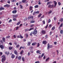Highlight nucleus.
Wrapping results in <instances>:
<instances>
[{"mask_svg":"<svg viewBox=\"0 0 63 63\" xmlns=\"http://www.w3.org/2000/svg\"><path fill=\"white\" fill-rule=\"evenodd\" d=\"M33 7L31 6H30L29 9L30 11H32L33 10Z\"/></svg>","mask_w":63,"mask_h":63,"instance_id":"obj_15","label":"nucleus"},{"mask_svg":"<svg viewBox=\"0 0 63 63\" xmlns=\"http://www.w3.org/2000/svg\"><path fill=\"white\" fill-rule=\"evenodd\" d=\"M56 19H57V18H56V17H54V19L55 20V21L56 20Z\"/></svg>","mask_w":63,"mask_h":63,"instance_id":"obj_50","label":"nucleus"},{"mask_svg":"<svg viewBox=\"0 0 63 63\" xmlns=\"http://www.w3.org/2000/svg\"><path fill=\"white\" fill-rule=\"evenodd\" d=\"M38 4L39 5H41V1H39Z\"/></svg>","mask_w":63,"mask_h":63,"instance_id":"obj_58","label":"nucleus"},{"mask_svg":"<svg viewBox=\"0 0 63 63\" xmlns=\"http://www.w3.org/2000/svg\"><path fill=\"white\" fill-rule=\"evenodd\" d=\"M51 13H52V11L50 10L49 11V12L48 13V14H50Z\"/></svg>","mask_w":63,"mask_h":63,"instance_id":"obj_31","label":"nucleus"},{"mask_svg":"<svg viewBox=\"0 0 63 63\" xmlns=\"http://www.w3.org/2000/svg\"><path fill=\"white\" fill-rule=\"evenodd\" d=\"M2 40H3L4 42H5V38L4 37H3L2 38Z\"/></svg>","mask_w":63,"mask_h":63,"instance_id":"obj_30","label":"nucleus"},{"mask_svg":"<svg viewBox=\"0 0 63 63\" xmlns=\"http://www.w3.org/2000/svg\"><path fill=\"white\" fill-rule=\"evenodd\" d=\"M49 33L50 34L49 35L51 36V34H52V32H51V31H50Z\"/></svg>","mask_w":63,"mask_h":63,"instance_id":"obj_56","label":"nucleus"},{"mask_svg":"<svg viewBox=\"0 0 63 63\" xmlns=\"http://www.w3.org/2000/svg\"><path fill=\"white\" fill-rule=\"evenodd\" d=\"M4 7H1L0 8V10H4Z\"/></svg>","mask_w":63,"mask_h":63,"instance_id":"obj_26","label":"nucleus"},{"mask_svg":"<svg viewBox=\"0 0 63 63\" xmlns=\"http://www.w3.org/2000/svg\"><path fill=\"white\" fill-rule=\"evenodd\" d=\"M28 56H29V55H30V52H28Z\"/></svg>","mask_w":63,"mask_h":63,"instance_id":"obj_61","label":"nucleus"},{"mask_svg":"<svg viewBox=\"0 0 63 63\" xmlns=\"http://www.w3.org/2000/svg\"><path fill=\"white\" fill-rule=\"evenodd\" d=\"M24 52V51H23V50H22L20 52V54H22Z\"/></svg>","mask_w":63,"mask_h":63,"instance_id":"obj_27","label":"nucleus"},{"mask_svg":"<svg viewBox=\"0 0 63 63\" xmlns=\"http://www.w3.org/2000/svg\"><path fill=\"white\" fill-rule=\"evenodd\" d=\"M51 21V20H50V19H49L48 20V23H49Z\"/></svg>","mask_w":63,"mask_h":63,"instance_id":"obj_59","label":"nucleus"},{"mask_svg":"<svg viewBox=\"0 0 63 63\" xmlns=\"http://www.w3.org/2000/svg\"><path fill=\"white\" fill-rule=\"evenodd\" d=\"M42 56L41 55H39L38 57V58H42Z\"/></svg>","mask_w":63,"mask_h":63,"instance_id":"obj_53","label":"nucleus"},{"mask_svg":"<svg viewBox=\"0 0 63 63\" xmlns=\"http://www.w3.org/2000/svg\"><path fill=\"white\" fill-rule=\"evenodd\" d=\"M14 53H15L16 55H17V51H16V50H15L14 51Z\"/></svg>","mask_w":63,"mask_h":63,"instance_id":"obj_13","label":"nucleus"},{"mask_svg":"<svg viewBox=\"0 0 63 63\" xmlns=\"http://www.w3.org/2000/svg\"><path fill=\"white\" fill-rule=\"evenodd\" d=\"M1 58H2V59L1 61L3 63L4 62V61L6 60V57H5V56L3 55L1 57Z\"/></svg>","mask_w":63,"mask_h":63,"instance_id":"obj_2","label":"nucleus"},{"mask_svg":"<svg viewBox=\"0 0 63 63\" xmlns=\"http://www.w3.org/2000/svg\"><path fill=\"white\" fill-rule=\"evenodd\" d=\"M17 12V11L16 10H14L12 12V13H13V14H16Z\"/></svg>","mask_w":63,"mask_h":63,"instance_id":"obj_12","label":"nucleus"},{"mask_svg":"<svg viewBox=\"0 0 63 63\" xmlns=\"http://www.w3.org/2000/svg\"><path fill=\"white\" fill-rule=\"evenodd\" d=\"M51 3V2L50 1L48 2H47V5H49V4H50Z\"/></svg>","mask_w":63,"mask_h":63,"instance_id":"obj_32","label":"nucleus"},{"mask_svg":"<svg viewBox=\"0 0 63 63\" xmlns=\"http://www.w3.org/2000/svg\"><path fill=\"white\" fill-rule=\"evenodd\" d=\"M25 35L26 36V38H28V35L27 34H26Z\"/></svg>","mask_w":63,"mask_h":63,"instance_id":"obj_51","label":"nucleus"},{"mask_svg":"<svg viewBox=\"0 0 63 63\" xmlns=\"http://www.w3.org/2000/svg\"><path fill=\"white\" fill-rule=\"evenodd\" d=\"M53 7H54L53 4H49L48 6V8L52 9V8H53Z\"/></svg>","mask_w":63,"mask_h":63,"instance_id":"obj_4","label":"nucleus"},{"mask_svg":"<svg viewBox=\"0 0 63 63\" xmlns=\"http://www.w3.org/2000/svg\"><path fill=\"white\" fill-rule=\"evenodd\" d=\"M22 3H25L26 2V0H22Z\"/></svg>","mask_w":63,"mask_h":63,"instance_id":"obj_29","label":"nucleus"},{"mask_svg":"<svg viewBox=\"0 0 63 63\" xmlns=\"http://www.w3.org/2000/svg\"><path fill=\"white\" fill-rule=\"evenodd\" d=\"M13 20H14V21H16V18H15L14 17H13Z\"/></svg>","mask_w":63,"mask_h":63,"instance_id":"obj_24","label":"nucleus"},{"mask_svg":"<svg viewBox=\"0 0 63 63\" xmlns=\"http://www.w3.org/2000/svg\"><path fill=\"white\" fill-rule=\"evenodd\" d=\"M55 29V27H53L51 29V30H54Z\"/></svg>","mask_w":63,"mask_h":63,"instance_id":"obj_42","label":"nucleus"},{"mask_svg":"<svg viewBox=\"0 0 63 63\" xmlns=\"http://www.w3.org/2000/svg\"><path fill=\"white\" fill-rule=\"evenodd\" d=\"M15 57V56L13 54H12L11 56V58H14Z\"/></svg>","mask_w":63,"mask_h":63,"instance_id":"obj_18","label":"nucleus"},{"mask_svg":"<svg viewBox=\"0 0 63 63\" xmlns=\"http://www.w3.org/2000/svg\"><path fill=\"white\" fill-rule=\"evenodd\" d=\"M20 38H21V39H22V38H23V37L22 36V35L21 34H20Z\"/></svg>","mask_w":63,"mask_h":63,"instance_id":"obj_43","label":"nucleus"},{"mask_svg":"<svg viewBox=\"0 0 63 63\" xmlns=\"http://www.w3.org/2000/svg\"><path fill=\"white\" fill-rule=\"evenodd\" d=\"M0 47L1 49H4V47L3 45H0Z\"/></svg>","mask_w":63,"mask_h":63,"instance_id":"obj_11","label":"nucleus"},{"mask_svg":"<svg viewBox=\"0 0 63 63\" xmlns=\"http://www.w3.org/2000/svg\"><path fill=\"white\" fill-rule=\"evenodd\" d=\"M37 44V43H33L32 44V46H34V45H36Z\"/></svg>","mask_w":63,"mask_h":63,"instance_id":"obj_20","label":"nucleus"},{"mask_svg":"<svg viewBox=\"0 0 63 63\" xmlns=\"http://www.w3.org/2000/svg\"><path fill=\"white\" fill-rule=\"evenodd\" d=\"M35 22V21L34 20L31 21L30 22V23H34Z\"/></svg>","mask_w":63,"mask_h":63,"instance_id":"obj_23","label":"nucleus"},{"mask_svg":"<svg viewBox=\"0 0 63 63\" xmlns=\"http://www.w3.org/2000/svg\"><path fill=\"white\" fill-rule=\"evenodd\" d=\"M13 37L14 38H16V35H13Z\"/></svg>","mask_w":63,"mask_h":63,"instance_id":"obj_57","label":"nucleus"},{"mask_svg":"<svg viewBox=\"0 0 63 63\" xmlns=\"http://www.w3.org/2000/svg\"><path fill=\"white\" fill-rule=\"evenodd\" d=\"M50 58H49V57H48L47 59H46V61H49V59Z\"/></svg>","mask_w":63,"mask_h":63,"instance_id":"obj_22","label":"nucleus"},{"mask_svg":"<svg viewBox=\"0 0 63 63\" xmlns=\"http://www.w3.org/2000/svg\"><path fill=\"white\" fill-rule=\"evenodd\" d=\"M44 56V53H43L42 55H41V57H43V56Z\"/></svg>","mask_w":63,"mask_h":63,"instance_id":"obj_62","label":"nucleus"},{"mask_svg":"<svg viewBox=\"0 0 63 63\" xmlns=\"http://www.w3.org/2000/svg\"><path fill=\"white\" fill-rule=\"evenodd\" d=\"M63 21V18H61L59 20V21H61V22H62Z\"/></svg>","mask_w":63,"mask_h":63,"instance_id":"obj_17","label":"nucleus"},{"mask_svg":"<svg viewBox=\"0 0 63 63\" xmlns=\"http://www.w3.org/2000/svg\"><path fill=\"white\" fill-rule=\"evenodd\" d=\"M6 38H7V39L10 38V36H6Z\"/></svg>","mask_w":63,"mask_h":63,"instance_id":"obj_52","label":"nucleus"},{"mask_svg":"<svg viewBox=\"0 0 63 63\" xmlns=\"http://www.w3.org/2000/svg\"><path fill=\"white\" fill-rule=\"evenodd\" d=\"M53 46L52 45H50L49 43H48L47 44V49H49V48H52Z\"/></svg>","mask_w":63,"mask_h":63,"instance_id":"obj_3","label":"nucleus"},{"mask_svg":"<svg viewBox=\"0 0 63 63\" xmlns=\"http://www.w3.org/2000/svg\"><path fill=\"white\" fill-rule=\"evenodd\" d=\"M18 14L13 15L12 16L13 17H14L15 18H16V17H17L18 16Z\"/></svg>","mask_w":63,"mask_h":63,"instance_id":"obj_9","label":"nucleus"},{"mask_svg":"<svg viewBox=\"0 0 63 63\" xmlns=\"http://www.w3.org/2000/svg\"><path fill=\"white\" fill-rule=\"evenodd\" d=\"M47 43V41H44L43 42V44H44V45H46Z\"/></svg>","mask_w":63,"mask_h":63,"instance_id":"obj_14","label":"nucleus"},{"mask_svg":"<svg viewBox=\"0 0 63 63\" xmlns=\"http://www.w3.org/2000/svg\"><path fill=\"white\" fill-rule=\"evenodd\" d=\"M60 33L61 34H63V31L62 30L60 31Z\"/></svg>","mask_w":63,"mask_h":63,"instance_id":"obj_25","label":"nucleus"},{"mask_svg":"<svg viewBox=\"0 0 63 63\" xmlns=\"http://www.w3.org/2000/svg\"><path fill=\"white\" fill-rule=\"evenodd\" d=\"M31 44V42H28V46H30Z\"/></svg>","mask_w":63,"mask_h":63,"instance_id":"obj_21","label":"nucleus"},{"mask_svg":"<svg viewBox=\"0 0 63 63\" xmlns=\"http://www.w3.org/2000/svg\"><path fill=\"white\" fill-rule=\"evenodd\" d=\"M39 7V6L38 5H36L34 6V8H38Z\"/></svg>","mask_w":63,"mask_h":63,"instance_id":"obj_28","label":"nucleus"},{"mask_svg":"<svg viewBox=\"0 0 63 63\" xmlns=\"http://www.w3.org/2000/svg\"><path fill=\"white\" fill-rule=\"evenodd\" d=\"M37 32L38 31L36 30V29H35L33 31H32L31 32V33L30 34V36H32V34L36 35L37 34Z\"/></svg>","mask_w":63,"mask_h":63,"instance_id":"obj_1","label":"nucleus"},{"mask_svg":"<svg viewBox=\"0 0 63 63\" xmlns=\"http://www.w3.org/2000/svg\"><path fill=\"white\" fill-rule=\"evenodd\" d=\"M63 26V23H61V24L60 26V27H61L62 26Z\"/></svg>","mask_w":63,"mask_h":63,"instance_id":"obj_39","label":"nucleus"},{"mask_svg":"<svg viewBox=\"0 0 63 63\" xmlns=\"http://www.w3.org/2000/svg\"><path fill=\"white\" fill-rule=\"evenodd\" d=\"M28 29H26L25 30V32H27V31H28Z\"/></svg>","mask_w":63,"mask_h":63,"instance_id":"obj_60","label":"nucleus"},{"mask_svg":"<svg viewBox=\"0 0 63 63\" xmlns=\"http://www.w3.org/2000/svg\"><path fill=\"white\" fill-rule=\"evenodd\" d=\"M40 44H39V43H38L37 47H39V46H40Z\"/></svg>","mask_w":63,"mask_h":63,"instance_id":"obj_46","label":"nucleus"},{"mask_svg":"<svg viewBox=\"0 0 63 63\" xmlns=\"http://www.w3.org/2000/svg\"><path fill=\"white\" fill-rule=\"evenodd\" d=\"M34 26V25L33 24L30 25V27L31 28Z\"/></svg>","mask_w":63,"mask_h":63,"instance_id":"obj_38","label":"nucleus"},{"mask_svg":"<svg viewBox=\"0 0 63 63\" xmlns=\"http://www.w3.org/2000/svg\"><path fill=\"white\" fill-rule=\"evenodd\" d=\"M17 38H20V37L19 35H17Z\"/></svg>","mask_w":63,"mask_h":63,"instance_id":"obj_55","label":"nucleus"},{"mask_svg":"<svg viewBox=\"0 0 63 63\" xmlns=\"http://www.w3.org/2000/svg\"><path fill=\"white\" fill-rule=\"evenodd\" d=\"M16 0H11L12 2H16Z\"/></svg>","mask_w":63,"mask_h":63,"instance_id":"obj_45","label":"nucleus"},{"mask_svg":"<svg viewBox=\"0 0 63 63\" xmlns=\"http://www.w3.org/2000/svg\"><path fill=\"white\" fill-rule=\"evenodd\" d=\"M42 34H45L46 33V31L45 30H43L41 32Z\"/></svg>","mask_w":63,"mask_h":63,"instance_id":"obj_5","label":"nucleus"},{"mask_svg":"<svg viewBox=\"0 0 63 63\" xmlns=\"http://www.w3.org/2000/svg\"><path fill=\"white\" fill-rule=\"evenodd\" d=\"M48 37V35L46 34L45 36V39H47V37Z\"/></svg>","mask_w":63,"mask_h":63,"instance_id":"obj_33","label":"nucleus"},{"mask_svg":"<svg viewBox=\"0 0 63 63\" xmlns=\"http://www.w3.org/2000/svg\"><path fill=\"white\" fill-rule=\"evenodd\" d=\"M53 2L54 5V8H55L56 7V6L57 5V2H56V1H54Z\"/></svg>","mask_w":63,"mask_h":63,"instance_id":"obj_6","label":"nucleus"},{"mask_svg":"<svg viewBox=\"0 0 63 63\" xmlns=\"http://www.w3.org/2000/svg\"><path fill=\"white\" fill-rule=\"evenodd\" d=\"M33 18H34V16H29L28 17V19H33Z\"/></svg>","mask_w":63,"mask_h":63,"instance_id":"obj_7","label":"nucleus"},{"mask_svg":"<svg viewBox=\"0 0 63 63\" xmlns=\"http://www.w3.org/2000/svg\"><path fill=\"white\" fill-rule=\"evenodd\" d=\"M58 4H59V5L60 6V5H61V3L60 2H58Z\"/></svg>","mask_w":63,"mask_h":63,"instance_id":"obj_64","label":"nucleus"},{"mask_svg":"<svg viewBox=\"0 0 63 63\" xmlns=\"http://www.w3.org/2000/svg\"><path fill=\"white\" fill-rule=\"evenodd\" d=\"M12 21V19H10V20H9V21H8V23H10V22H11Z\"/></svg>","mask_w":63,"mask_h":63,"instance_id":"obj_48","label":"nucleus"},{"mask_svg":"<svg viewBox=\"0 0 63 63\" xmlns=\"http://www.w3.org/2000/svg\"><path fill=\"white\" fill-rule=\"evenodd\" d=\"M33 29H34V28H31L29 30V31H31V30H33Z\"/></svg>","mask_w":63,"mask_h":63,"instance_id":"obj_41","label":"nucleus"},{"mask_svg":"<svg viewBox=\"0 0 63 63\" xmlns=\"http://www.w3.org/2000/svg\"><path fill=\"white\" fill-rule=\"evenodd\" d=\"M42 14H40L38 16V17H40L41 16H42Z\"/></svg>","mask_w":63,"mask_h":63,"instance_id":"obj_36","label":"nucleus"},{"mask_svg":"<svg viewBox=\"0 0 63 63\" xmlns=\"http://www.w3.org/2000/svg\"><path fill=\"white\" fill-rule=\"evenodd\" d=\"M18 59L19 60H20L21 59V57L20 56H19L18 57Z\"/></svg>","mask_w":63,"mask_h":63,"instance_id":"obj_16","label":"nucleus"},{"mask_svg":"<svg viewBox=\"0 0 63 63\" xmlns=\"http://www.w3.org/2000/svg\"><path fill=\"white\" fill-rule=\"evenodd\" d=\"M35 63H40V62L39 61H37L35 62Z\"/></svg>","mask_w":63,"mask_h":63,"instance_id":"obj_63","label":"nucleus"},{"mask_svg":"<svg viewBox=\"0 0 63 63\" xmlns=\"http://www.w3.org/2000/svg\"><path fill=\"white\" fill-rule=\"evenodd\" d=\"M13 48L12 47H9V49L10 50H11L12 49H13Z\"/></svg>","mask_w":63,"mask_h":63,"instance_id":"obj_35","label":"nucleus"},{"mask_svg":"<svg viewBox=\"0 0 63 63\" xmlns=\"http://www.w3.org/2000/svg\"><path fill=\"white\" fill-rule=\"evenodd\" d=\"M41 52V51L39 50H37L36 51V53H39V52Z\"/></svg>","mask_w":63,"mask_h":63,"instance_id":"obj_40","label":"nucleus"},{"mask_svg":"<svg viewBox=\"0 0 63 63\" xmlns=\"http://www.w3.org/2000/svg\"><path fill=\"white\" fill-rule=\"evenodd\" d=\"M19 28V27H16V30H18V29Z\"/></svg>","mask_w":63,"mask_h":63,"instance_id":"obj_34","label":"nucleus"},{"mask_svg":"<svg viewBox=\"0 0 63 63\" xmlns=\"http://www.w3.org/2000/svg\"><path fill=\"white\" fill-rule=\"evenodd\" d=\"M0 42L1 44H3V43H4V42H3V41L2 40H0Z\"/></svg>","mask_w":63,"mask_h":63,"instance_id":"obj_47","label":"nucleus"},{"mask_svg":"<svg viewBox=\"0 0 63 63\" xmlns=\"http://www.w3.org/2000/svg\"><path fill=\"white\" fill-rule=\"evenodd\" d=\"M18 14L13 15L12 16L13 17H14L15 18H16V17H17L18 16Z\"/></svg>","mask_w":63,"mask_h":63,"instance_id":"obj_8","label":"nucleus"},{"mask_svg":"<svg viewBox=\"0 0 63 63\" xmlns=\"http://www.w3.org/2000/svg\"><path fill=\"white\" fill-rule=\"evenodd\" d=\"M35 13L36 14H39V11H37L36 12H35Z\"/></svg>","mask_w":63,"mask_h":63,"instance_id":"obj_54","label":"nucleus"},{"mask_svg":"<svg viewBox=\"0 0 63 63\" xmlns=\"http://www.w3.org/2000/svg\"><path fill=\"white\" fill-rule=\"evenodd\" d=\"M21 23V21H19L16 24L17 25H19Z\"/></svg>","mask_w":63,"mask_h":63,"instance_id":"obj_19","label":"nucleus"},{"mask_svg":"<svg viewBox=\"0 0 63 63\" xmlns=\"http://www.w3.org/2000/svg\"><path fill=\"white\" fill-rule=\"evenodd\" d=\"M4 7H7V8H9L10 7V5L9 4H6L4 5Z\"/></svg>","mask_w":63,"mask_h":63,"instance_id":"obj_10","label":"nucleus"},{"mask_svg":"<svg viewBox=\"0 0 63 63\" xmlns=\"http://www.w3.org/2000/svg\"><path fill=\"white\" fill-rule=\"evenodd\" d=\"M22 60L23 61H24V60H25L24 59V57H22Z\"/></svg>","mask_w":63,"mask_h":63,"instance_id":"obj_44","label":"nucleus"},{"mask_svg":"<svg viewBox=\"0 0 63 63\" xmlns=\"http://www.w3.org/2000/svg\"><path fill=\"white\" fill-rule=\"evenodd\" d=\"M11 1H10V0H8V1H7V3H8V4H10V2Z\"/></svg>","mask_w":63,"mask_h":63,"instance_id":"obj_49","label":"nucleus"},{"mask_svg":"<svg viewBox=\"0 0 63 63\" xmlns=\"http://www.w3.org/2000/svg\"><path fill=\"white\" fill-rule=\"evenodd\" d=\"M20 9H22L23 8V6H22V5H20Z\"/></svg>","mask_w":63,"mask_h":63,"instance_id":"obj_37","label":"nucleus"}]
</instances>
